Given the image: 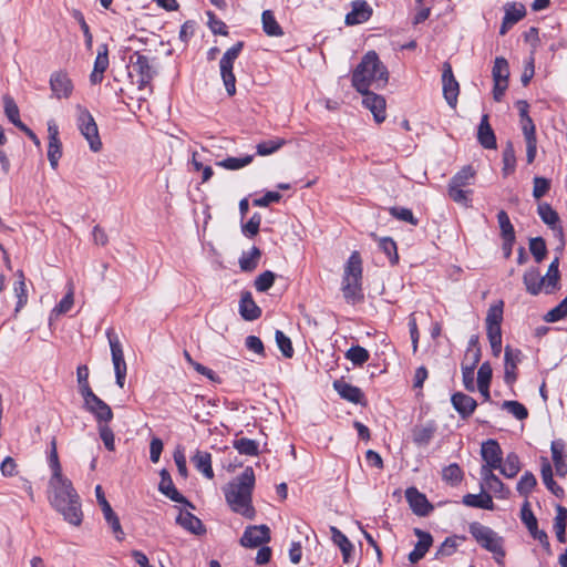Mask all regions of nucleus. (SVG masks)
Returning <instances> with one entry per match:
<instances>
[{"instance_id":"obj_1","label":"nucleus","mask_w":567,"mask_h":567,"mask_svg":"<svg viewBox=\"0 0 567 567\" xmlns=\"http://www.w3.org/2000/svg\"><path fill=\"white\" fill-rule=\"evenodd\" d=\"M49 501L52 507L58 511L71 525L80 526L83 519L80 496L73 487L72 482L64 475L50 477Z\"/></svg>"},{"instance_id":"obj_2","label":"nucleus","mask_w":567,"mask_h":567,"mask_svg":"<svg viewBox=\"0 0 567 567\" xmlns=\"http://www.w3.org/2000/svg\"><path fill=\"white\" fill-rule=\"evenodd\" d=\"M255 472L247 466L243 473L225 487V498L230 508L247 517L252 518L255 509L251 505V494L255 486Z\"/></svg>"},{"instance_id":"obj_3","label":"nucleus","mask_w":567,"mask_h":567,"mask_svg":"<svg viewBox=\"0 0 567 567\" xmlns=\"http://www.w3.org/2000/svg\"><path fill=\"white\" fill-rule=\"evenodd\" d=\"M341 291L348 303L354 305L363 299L362 259L358 251L350 255L344 266Z\"/></svg>"},{"instance_id":"obj_4","label":"nucleus","mask_w":567,"mask_h":567,"mask_svg":"<svg viewBox=\"0 0 567 567\" xmlns=\"http://www.w3.org/2000/svg\"><path fill=\"white\" fill-rule=\"evenodd\" d=\"M470 533L473 538L487 551L494 555L498 564L503 563L505 550L503 548V538L497 535L492 528L478 523L473 522L468 526Z\"/></svg>"},{"instance_id":"obj_5","label":"nucleus","mask_w":567,"mask_h":567,"mask_svg":"<svg viewBox=\"0 0 567 567\" xmlns=\"http://www.w3.org/2000/svg\"><path fill=\"white\" fill-rule=\"evenodd\" d=\"M78 127L83 135V137L87 141L90 145V150L94 153H97L102 150V142L99 135L97 125L89 112L87 109L78 105Z\"/></svg>"},{"instance_id":"obj_6","label":"nucleus","mask_w":567,"mask_h":567,"mask_svg":"<svg viewBox=\"0 0 567 567\" xmlns=\"http://www.w3.org/2000/svg\"><path fill=\"white\" fill-rule=\"evenodd\" d=\"M106 337L109 339V343H110V348H111L112 362L114 365L116 384L120 388H123L124 382H125V377H126V362L124 360L122 344H121L116 333L114 332V330L109 329L106 331Z\"/></svg>"},{"instance_id":"obj_7","label":"nucleus","mask_w":567,"mask_h":567,"mask_svg":"<svg viewBox=\"0 0 567 567\" xmlns=\"http://www.w3.org/2000/svg\"><path fill=\"white\" fill-rule=\"evenodd\" d=\"M377 73H352L351 83L352 86L363 96L372 93L370 87L374 89L383 87L389 78V73H379V76H375Z\"/></svg>"},{"instance_id":"obj_8","label":"nucleus","mask_w":567,"mask_h":567,"mask_svg":"<svg viewBox=\"0 0 567 567\" xmlns=\"http://www.w3.org/2000/svg\"><path fill=\"white\" fill-rule=\"evenodd\" d=\"M83 401L84 408L95 416L97 423H109L113 419V412L110 405L95 393L84 398Z\"/></svg>"},{"instance_id":"obj_9","label":"nucleus","mask_w":567,"mask_h":567,"mask_svg":"<svg viewBox=\"0 0 567 567\" xmlns=\"http://www.w3.org/2000/svg\"><path fill=\"white\" fill-rule=\"evenodd\" d=\"M270 540V529L267 525L249 526L245 529L240 544L244 547H258Z\"/></svg>"},{"instance_id":"obj_10","label":"nucleus","mask_w":567,"mask_h":567,"mask_svg":"<svg viewBox=\"0 0 567 567\" xmlns=\"http://www.w3.org/2000/svg\"><path fill=\"white\" fill-rule=\"evenodd\" d=\"M405 498L412 509L417 516H427L433 509L424 494L420 493L415 487H409L405 491Z\"/></svg>"},{"instance_id":"obj_11","label":"nucleus","mask_w":567,"mask_h":567,"mask_svg":"<svg viewBox=\"0 0 567 567\" xmlns=\"http://www.w3.org/2000/svg\"><path fill=\"white\" fill-rule=\"evenodd\" d=\"M362 104L372 114L375 123L380 124L386 118V102L382 95L370 93L363 96Z\"/></svg>"},{"instance_id":"obj_12","label":"nucleus","mask_w":567,"mask_h":567,"mask_svg":"<svg viewBox=\"0 0 567 567\" xmlns=\"http://www.w3.org/2000/svg\"><path fill=\"white\" fill-rule=\"evenodd\" d=\"M49 145H48V159L53 169H56L59 159L62 156V144L59 138V130L54 123H49Z\"/></svg>"},{"instance_id":"obj_13","label":"nucleus","mask_w":567,"mask_h":567,"mask_svg":"<svg viewBox=\"0 0 567 567\" xmlns=\"http://www.w3.org/2000/svg\"><path fill=\"white\" fill-rule=\"evenodd\" d=\"M523 282L526 291L532 296H537L544 290L547 293V282L545 276H540L536 267L527 269L523 276Z\"/></svg>"},{"instance_id":"obj_14","label":"nucleus","mask_w":567,"mask_h":567,"mask_svg":"<svg viewBox=\"0 0 567 567\" xmlns=\"http://www.w3.org/2000/svg\"><path fill=\"white\" fill-rule=\"evenodd\" d=\"M442 91L444 100L452 109H456L460 94V83L454 73H442Z\"/></svg>"},{"instance_id":"obj_15","label":"nucleus","mask_w":567,"mask_h":567,"mask_svg":"<svg viewBox=\"0 0 567 567\" xmlns=\"http://www.w3.org/2000/svg\"><path fill=\"white\" fill-rule=\"evenodd\" d=\"M372 16V8L364 0L352 2V10L346 16L347 25H355L368 21Z\"/></svg>"},{"instance_id":"obj_16","label":"nucleus","mask_w":567,"mask_h":567,"mask_svg":"<svg viewBox=\"0 0 567 567\" xmlns=\"http://www.w3.org/2000/svg\"><path fill=\"white\" fill-rule=\"evenodd\" d=\"M481 455L485 464H489L491 467H501L503 452L496 440L489 439L483 442Z\"/></svg>"},{"instance_id":"obj_17","label":"nucleus","mask_w":567,"mask_h":567,"mask_svg":"<svg viewBox=\"0 0 567 567\" xmlns=\"http://www.w3.org/2000/svg\"><path fill=\"white\" fill-rule=\"evenodd\" d=\"M414 534L419 540L415 544L414 549L409 554V560L411 564H416L420 561L425 556L433 543L432 535L427 532L415 528Z\"/></svg>"},{"instance_id":"obj_18","label":"nucleus","mask_w":567,"mask_h":567,"mask_svg":"<svg viewBox=\"0 0 567 567\" xmlns=\"http://www.w3.org/2000/svg\"><path fill=\"white\" fill-rule=\"evenodd\" d=\"M161 475V482L158 485V489L161 493H163L165 496L171 498L172 501L176 503L186 504L190 507L193 505L176 489L173 480L171 477V474L167 470L163 468L159 473Z\"/></svg>"},{"instance_id":"obj_19","label":"nucleus","mask_w":567,"mask_h":567,"mask_svg":"<svg viewBox=\"0 0 567 567\" xmlns=\"http://www.w3.org/2000/svg\"><path fill=\"white\" fill-rule=\"evenodd\" d=\"M451 402L462 419L470 417L477 406L476 401L472 396L462 392L454 393Z\"/></svg>"},{"instance_id":"obj_20","label":"nucleus","mask_w":567,"mask_h":567,"mask_svg":"<svg viewBox=\"0 0 567 567\" xmlns=\"http://www.w3.org/2000/svg\"><path fill=\"white\" fill-rule=\"evenodd\" d=\"M50 85L53 95L58 99H66L73 91V84L68 73H53L50 79Z\"/></svg>"},{"instance_id":"obj_21","label":"nucleus","mask_w":567,"mask_h":567,"mask_svg":"<svg viewBox=\"0 0 567 567\" xmlns=\"http://www.w3.org/2000/svg\"><path fill=\"white\" fill-rule=\"evenodd\" d=\"M522 352L520 350L512 349L511 347L505 348L504 361H505V382L511 384L516 381V368L518 362L520 361Z\"/></svg>"},{"instance_id":"obj_22","label":"nucleus","mask_w":567,"mask_h":567,"mask_svg":"<svg viewBox=\"0 0 567 567\" xmlns=\"http://www.w3.org/2000/svg\"><path fill=\"white\" fill-rule=\"evenodd\" d=\"M239 313L245 320L248 321L256 320L261 316V310L254 301L249 291L241 293L239 301Z\"/></svg>"},{"instance_id":"obj_23","label":"nucleus","mask_w":567,"mask_h":567,"mask_svg":"<svg viewBox=\"0 0 567 567\" xmlns=\"http://www.w3.org/2000/svg\"><path fill=\"white\" fill-rule=\"evenodd\" d=\"M333 388L342 399L351 403H361L363 399V393L360 388L354 386L343 380H336L333 382Z\"/></svg>"},{"instance_id":"obj_24","label":"nucleus","mask_w":567,"mask_h":567,"mask_svg":"<svg viewBox=\"0 0 567 567\" xmlns=\"http://www.w3.org/2000/svg\"><path fill=\"white\" fill-rule=\"evenodd\" d=\"M477 140L480 144L486 150L496 148V137L494 131L488 122V114L482 116L481 123L477 130Z\"/></svg>"},{"instance_id":"obj_25","label":"nucleus","mask_w":567,"mask_h":567,"mask_svg":"<svg viewBox=\"0 0 567 567\" xmlns=\"http://www.w3.org/2000/svg\"><path fill=\"white\" fill-rule=\"evenodd\" d=\"M121 78L114 76V81L123 82L124 80L130 81L126 86H120V92H125L130 90V86L137 85V90L143 91L145 86L152 80V73H118Z\"/></svg>"},{"instance_id":"obj_26","label":"nucleus","mask_w":567,"mask_h":567,"mask_svg":"<svg viewBox=\"0 0 567 567\" xmlns=\"http://www.w3.org/2000/svg\"><path fill=\"white\" fill-rule=\"evenodd\" d=\"M176 522L195 535H202L206 532L202 520L189 512H181Z\"/></svg>"},{"instance_id":"obj_27","label":"nucleus","mask_w":567,"mask_h":567,"mask_svg":"<svg viewBox=\"0 0 567 567\" xmlns=\"http://www.w3.org/2000/svg\"><path fill=\"white\" fill-rule=\"evenodd\" d=\"M192 462L196 470L199 471L206 478L212 480L214 477L210 453L198 450L192 457Z\"/></svg>"},{"instance_id":"obj_28","label":"nucleus","mask_w":567,"mask_h":567,"mask_svg":"<svg viewBox=\"0 0 567 567\" xmlns=\"http://www.w3.org/2000/svg\"><path fill=\"white\" fill-rule=\"evenodd\" d=\"M330 532L333 543L340 548L342 553L343 561L346 564L350 563V557L353 551V545L348 539V537L337 527L331 526Z\"/></svg>"},{"instance_id":"obj_29","label":"nucleus","mask_w":567,"mask_h":567,"mask_svg":"<svg viewBox=\"0 0 567 567\" xmlns=\"http://www.w3.org/2000/svg\"><path fill=\"white\" fill-rule=\"evenodd\" d=\"M463 504L468 507L483 508L493 511L494 502L489 494L481 493V494H466L463 496Z\"/></svg>"},{"instance_id":"obj_30","label":"nucleus","mask_w":567,"mask_h":567,"mask_svg":"<svg viewBox=\"0 0 567 567\" xmlns=\"http://www.w3.org/2000/svg\"><path fill=\"white\" fill-rule=\"evenodd\" d=\"M447 193L450 198L464 207H470L472 203V189H464V187L455 186L449 183Z\"/></svg>"},{"instance_id":"obj_31","label":"nucleus","mask_w":567,"mask_h":567,"mask_svg":"<svg viewBox=\"0 0 567 567\" xmlns=\"http://www.w3.org/2000/svg\"><path fill=\"white\" fill-rule=\"evenodd\" d=\"M17 281L13 285V291L18 299L14 311L19 312L28 302L25 278L22 270L17 271Z\"/></svg>"},{"instance_id":"obj_32","label":"nucleus","mask_w":567,"mask_h":567,"mask_svg":"<svg viewBox=\"0 0 567 567\" xmlns=\"http://www.w3.org/2000/svg\"><path fill=\"white\" fill-rule=\"evenodd\" d=\"M550 450L557 475L565 476L567 474V462L563 454L564 444L561 442L554 441Z\"/></svg>"},{"instance_id":"obj_33","label":"nucleus","mask_w":567,"mask_h":567,"mask_svg":"<svg viewBox=\"0 0 567 567\" xmlns=\"http://www.w3.org/2000/svg\"><path fill=\"white\" fill-rule=\"evenodd\" d=\"M261 257V251L258 247L254 246L250 251L243 252L239 258V267L243 271L250 272L255 270L258 266L259 259Z\"/></svg>"},{"instance_id":"obj_34","label":"nucleus","mask_w":567,"mask_h":567,"mask_svg":"<svg viewBox=\"0 0 567 567\" xmlns=\"http://www.w3.org/2000/svg\"><path fill=\"white\" fill-rule=\"evenodd\" d=\"M556 511L554 530L556 533L557 540L564 544L566 543L567 508L561 505H557Z\"/></svg>"},{"instance_id":"obj_35","label":"nucleus","mask_w":567,"mask_h":567,"mask_svg":"<svg viewBox=\"0 0 567 567\" xmlns=\"http://www.w3.org/2000/svg\"><path fill=\"white\" fill-rule=\"evenodd\" d=\"M499 472L507 478L515 477L520 471L519 457L516 453H508L504 463L502 462Z\"/></svg>"},{"instance_id":"obj_36","label":"nucleus","mask_w":567,"mask_h":567,"mask_svg":"<svg viewBox=\"0 0 567 567\" xmlns=\"http://www.w3.org/2000/svg\"><path fill=\"white\" fill-rule=\"evenodd\" d=\"M286 144V140L281 137L262 141L256 145V153L259 156H268L279 151Z\"/></svg>"},{"instance_id":"obj_37","label":"nucleus","mask_w":567,"mask_h":567,"mask_svg":"<svg viewBox=\"0 0 567 567\" xmlns=\"http://www.w3.org/2000/svg\"><path fill=\"white\" fill-rule=\"evenodd\" d=\"M262 30L269 37H279L282 34V29L277 22L272 11L265 10L261 14Z\"/></svg>"},{"instance_id":"obj_38","label":"nucleus","mask_w":567,"mask_h":567,"mask_svg":"<svg viewBox=\"0 0 567 567\" xmlns=\"http://www.w3.org/2000/svg\"><path fill=\"white\" fill-rule=\"evenodd\" d=\"M542 478L545 486L557 497H564V489L560 487L553 477V470L549 463H545L542 466Z\"/></svg>"},{"instance_id":"obj_39","label":"nucleus","mask_w":567,"mask_h":567,"mask_svg":"<svg viewBox=\"0 0 567 567\" xmlns=\"http://www.w3.org/2000/svg\"><path fill=\"white\" fill-rule=\"evenodd\" d=\"M3 106H4V113L8 117V120L14 126H17L20 130L22 126L25 125L23 122H21L19 107L11 96L6 95L3 97Z\"/></svg>"},{"instance_id":"obj_40","label":"nucleus","mask_w":567,"mask_h":567,"mask_svg":"<svg viewBox=\"0 0 567 567\" xmlns=\"http://www.w3.org/2000/svg\"><path fill=\"white\" fill-rule=\"evenodd\" d=\"M436 431V427L433 423H429L423 426H416L413 430V441L417 445H427L432 437L434 436V433Z\"/></svg>"},{"instance_id":"obj_41","label":"nucleus","mask_w":567,"mask_h":567,"mask_svg":"<svg viewBox=\"0 0 567 567\" xmlns=\"http://www.w3.org/2000/svg\"><path fill=\"white\" fill-rule=\"evenodd\" d=\"M243 49V42H237L229 48L223 55L219 62V71H233L234 61L238 58Z\"/></svg>"},{"instance_id":"obj_42","label":"nucleus","mask_w":567,"mask_h":567,"mask_svg":"<svg viewBox=\"0 0 567 567\" xmlns=\"http://www.w3.org/2000/svg\"><path fill=\"white\" fill-rule=\"evenodd\" d=\"M559 257H555V259L550 262L547 274L545 275V279L547 282V293L554 292L559 284L560 274H559Z\"/></svg>"},{"instance_id":"obj_43","label":"nucleus","mask_w":567,"mask_h":567,"mask_svg":"<svg viewBox=\"0 0 567 567\" xmlns=\"http://www.w3.org/2000/svg\"><path fill=\"white\" fill-rule=\"evenodd\" d=\"M538 215L540 219L548 225L551 229H556L559 223V216L556 210L551 208V206L547 203H543L538 205L537 208Z\"/></svg>"},{"instance_id":"obj_44","label":"nucleus","mask_w":567,"mask_h":567,"mask_svg":"<svg viewBox=\"0 0 567 567\" xmlns=\"http://www.w3.org/2000/svg\"><path fill=\"white\" fill-rule=\"evenodd\" d=\"M380 64H381V62L379 60V55L377 54V52L369 51L362 56L361 62L358 64V66L354 71H358V72L379 71Z\"/></svg>"},{"instance_id":"obj_45","label":"nucleus","mask_w":567,"mask_h":567,"mask_svg":"<svg viewBox=\"0 0 567 567\" xmlns=\"http://www.w3.org/2000/svg\"><path fill=\"white\" fill-rule=\"evenodd\" d=\"M465 539V536L458 535H453L451 537L445 538V540L441 544L436 553V556L449 557L453 555L456 551L460 542H464Z\"/></svg>"},{"instance_id":"obj_46","label":"nucleus","mask_w":567,"mask_h":567,"mask_svg":"<svg viewBox=\"0 0 567 567\" xmlns=\"http://www.w3.org/2000/svg\"><path fill=\"white\" fill-rule=\"evenodd\" d=\"M254 159L252 155H246L244 157H227L216 163L217 166L229 171H237L249 165Z\"/></svg>"},{"instance_id":"obj_47","label":"nucleus","mask_w":567,"mask_h":567,"mask_svg":"<svg viewBox=\"0 0 567 567\" xmlns=\"http://www.w3.org/2000/svg\"><path fill=\"white\" fill-rule=\"evenodd\" d=\"M233 446L243 455L255 456L259 452L258 443L246 437L235 440Z\"/></svg>"},{"instance_id":"obj_48","label":"nucleus","mask_w":567,"mask_h":567,"mask_svg":"<svg viewBox=\"0 0 567 567\" xmlns=\"http://www.w3.org/2000/svg\"><path fill=\"white\" fill-rule=\"evenodd\" d=\"M76 379L79 383V391L83 399L94 393L89 383V368L86 365L83 364L78 367Z\"/></svg>"},{"instance_id":"obj_49","label":"nucleus","mask_w":567,"mask_h":567,"mask_svg":"<svg viewBox=\"0 0 567 567\" xmlns=\"http://www.w3.org/2000/svg\"><path fill=\"white\" fill-rule=\"evenodd\" d=\"M475 177V171L472 166H464L460 172H457L450 181L451 184L460 187H466L472 184V181Z\"/></svg>"},{"instance_id":"obj_50","label":"nucleus","mask_w":567,"mask_h":567,"mask_svg":"<svg viewBox=\"0 0 567 567\" xmlns=\"http://www.w3.org/2000/svg\"><path fill=\"white\" fill-rule=\"evenodd\" d=\"M508 75H509V73H493V76H494L493 97L497 102H499L503 99L505 91L507 90Z\"/></svg>"},{"instance_id":"obj_51","label":"nucleus","mask_w":567,"mask_h":567,"mask_svg":"<svg viewBox=\"0 0 567 567\" xmlns=\"http://www.w3.org/2000/svg\"><path fill=\"white\" fill-rule=\"evenodd\" d=\"M346 358L350 360L354 365H362L369 360L370 354L369 351L363 347L353 346L347 351Z\"/></svg>"},{"instance_id":"obj_52","label":"nucleus","mask_w":567,"mask_h":567,"mask_svg":"<svg viewBox=\"0 0 567 567\" xmlns=\"http://www.w3.org/2000/svg\"><path fill=\"white\" fill-rule=\"evenodd\" d=\"M497 221L501 229V237L503 238H516L514 226L505 210H499L497 214Z\"/></svg>"},{"instance_id":"obj_53","label":"nucleus","mask_w":567,"mask_h":567,"mask_svg":"<svg viewBox=\"0 0 567 567\" xmlns=\"http://www.w3.org/2000/svg\"><path fill=\"white\" fill-rule=\"evenodd\" d=\"M529 250L535 258L536 262H542L547 255L546 243L542 237L530 238Z\"/></svg>"},{"instance_id":"obj_54","label":"nucleus","mask_w":567,"mask_h":567,"mask_svg":"<svg viewBox=\"0 0 567 567\" xmlns=\"http://www.w3.org/2000/svg\"><path fill=\"white\" fill-rule=\"evenodd\" d=\"M526 14V9L522 3H507L505 6V16L507 21H511L513 24L520 21Z\"/></svg>"},{"instance_id":"obj_55","label":"nucleus","mask_w":567,"mask_h":567,"mask_svg":"<svg viewBox=\"0 0 567 567\" xmlns=\"http://www.w3.org/2000/svg\"><path fill=\"white\" fill-rule=\"evenodd\" d=\"M380 249L388 256L391 264H396L399 255L396 251V244L390 237L381 238L379 241Z\"/></svg>"},{"instance_id":"obj_56","label":"nucleus","mask_w":567,"mask_h":567,"mask_svg":"<svg viewBox=\"0 0 567 567\" xmlns=\"http://www.w3.org/2000/svg\"><path fill=\"white\" fill-rule=\"evenodd\" d=\"M536 483L537 481L534 474L526 472L517 483V492L523 496H527L534 489Z\"/></svg>"},{"instance_id":"obj_57","label":"nucleus","mask_w":567,"mask_h":567,"mask_svg":"<svg viewBox=\"0 0 567 567\" xmlns=\"http://www.w3.org/2000/svg\"><path fill=\"white\" fill-rule=\"evenodd\" d=\"M276 343L285 358H292L293 348L290 338H288L282 331L276 330L275 333Z\"/></svg>"},{"instance_id":"obj_58","label":"nucleus","mask_w":567,"mask_h":567,"mask_svg":"<svg viewBox=\"0 0 567 567\" xmlns=\"http://www.w3.org/2000/svg\"><path fill=\"white\" fill-rule=\"evenodd\" d=\"M503 172L505 175H508L514 172L515 164H516V157H515V151L514 146L511 142L507 143L506 147L503 151Z\"/></svg>"},{"instance_id":"obj_59","label":"nucleus","mask_w":567,"mask_h":567,"mask_svg":"<svg viewBox=\"0 0 567 567\" xmlns=\"http://www.w3.org/2000/svg\"><path fill=\"white\" fill-rule=\"evenodd\" d=\"M443 480L452 485L458 484L463 478V472L457 464H450L443 468Z\"/></svg>"},{"instance_id":"obj_60","label":"nucleus","mask_w":567,"mask_h":567,"mask_svg":"<svg viewBox=\"0 0 567 567\" xmlns=\"http://www.w3.org/2000/svg\"><path fill=\"white\" fill-rule=\"evenodd\" d=\"M502 406L517 420L522 421L528 416L527 409L518 401H504Z\"/></svg>"},{"instance_id":"obj_61","label":"nucleus","mask_w":567,"mask_h":567,"mask_svg":"<svg viewBox=\"0 0 567 567\" xmlns=\"http://www.w3.org/2000/svg\"><path fill=\"white\" fill-rule=\"evenodd\" d=\"M567 317V296L555 308L548 311L544 319L547 322H556Z\"/></svg>"},{"instance_id":"obj_62","label":"nucleus","mask_w":567,"mask_h":567,"mask_svg":"<svg viewBox=\"0 0 567 567\" xmlns=\"http://www.w3.org/2000/svg\"><path fill=\"white\" fill-rule=\"evenodd\" d=\"M503 301H498V303L489 307L486 316V326H496L501 324L503 321Z\"/></svg>"},{"instance_id":"obj_63","label":"nucleus","mask_w":567,"mask_h":567,"mask_svg":"<svg viewBox=\"0 0 567 567\" xmlns=\"http://www.w3.org/2000/svg\"><path fill=\"white\" fill-rule=\"evenodd\" d=\"M274 281L275 274L270 270H266L256 278L255 288L257 291L265 292L272 287Z\"/></svg>"},{"instance_id":"obj_64","label":"nucleus","mask_w":567,"mask_h":567,"mask_svg":"<svg viewBox=\"0 0 567 567\" xmlns=\"http://www.w3.org/2000/svg\"><path fill=\"white\" fill-rule=\"evenodd\" d=\"M99 433L100 437L104 443V446L109 451L115 450V440H114V433L112 429L107 425V423H99Z\"/></svg>"}]
</instances>
